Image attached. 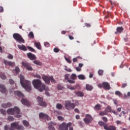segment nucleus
Here are the masks:
<instances>
[{
	"label": "nucleus",
	"mask_w": 130,
	"mask_h": 130,
	"mask_svg": "<svg viewBox=\"0 0 130 130\" xmlns=\"http://www.w3.org/2000/svg\"><path fill=\"white\" fill-rule=\"evenodd\" d=\"M39 116V118H41L42 119H46L47 120H48V118H49V116H48L47 114L43 113H40Z\"/></svg>",
	"instance_id": "13"
},
{
	"label": "nucleus",
	"mask_w": 130,
	"mask_h": 130,
	"mask_svg": "<svg viewBox=\"0 0 130 130\" xmlns=\"http://www.w3.org/2000/svg\"><path fill=\"white\" fill-rule=\"evenodd\" d=\"M117 31L115 32V34H120L122 31H123V27L122 26L118 27L116 29Z\"/></svg>",
	"instance_id": "20"
},
{
	"label": "nucleus",
	"mask_w": 130,
	"mask_h": 130,
	"mask_svg": "<svg viewBox=\"0 0 130 130\" xmlns=\"http://www.w3.org/2000/svg\"><path fill=\"white\" fill-rule=\"evenodd\" d=\"M32 83L34 88L38 89L40 92H43L45 90V84L42 83L40 80L35 79Z\"/></svg>",
	"instance_id": "2"
},
{
	"label": "nucleus",
	"mask_w": 130,
	"mask_h": 130,
	"mask_svg": "<svg viewBox=\"0 0 130 130\" xmlns=\"http://www.w3.org/2000/svg\"><path fill=\"white\" fill-rule=\"evenodd\" d=\"M34 63L37 64L38 66H42V63H41L39 60L34 61Z\"/></svg>",
	"instance_id": "30"
},
{
	"label": "nucleus",
	"mask_w": 130,
	"mask_h": 130,
	"mask_svg": "<svg viewBox=\"0 0 130 130\" xmlns=\"http://www.w3.org/2000/svg\"><path fill=\"white\" fill-rule=\"evenodd\" d=\"M8 58L9 59H13V55H12V54H9V55L8 56Z\"/></svg>",
	"instance_id": "52"
},
{
	"label": "nucleus",
	"mask_w": 130,
	"mask_h": 130,
	"mask_svg": "<svg viewBox=\"0 0 130 130\" xmlns=\"http://www.w3.org/2000/svg\"><path fill=\"white\" fill-rule=\"evenodd\" d=\"M67 88L70 89V90H75V87H72L71 85H67Z\"/></svg>",
	"instance_id": "47"
},
{
	"label": "nucleus",
	"mask_w": 130,
	"mask_h": 130,
	"mask_svg": "<svg viewBox=\"0 0 130 130\" xmlns=\"http://www.w3.org/2000/svg\"><path fill=\"white\" fill-rule=\"evenodd\" d=\"M57 118H58V120H61V121L63 120V118L62 117H61V116H58L57 117Z\"/></svg>",
	"instance_id": "54"
},
{
	"label": "nucleus",
	"mask_w": 130,
	"mask_h": 130,
	"mask_svg": "<svg viewBox=\"0 0 130 130\" xmlns=\"http://www.w3.org/2000/svg\"><path fill=\"white\" fill-rule=\"evenodd\" d=\"M64 107L67 110H71L76 107V104L72 103L71 101H66L64 102Z\"/></svg>",
	"instance_id": "6"
},
{
	"label": "nucleus",
	"mask_w": 130,
	"mask_h": 130,
	"mask_svg": "<svg viewBox=\"0 0 130 130\" xmlns=\"http://www.w3.org/2000/svg\"><path fill=\"white\" fill-rule=\"evenodd\" d=\"M98 74H99V75L100 76H102V75H103V70H99V71H98Z\"/></svg>",
	"instance_id": "46"
},
{
	"label": "nucleus",
	"mask_w": 130,
	"mask_h": 130,
	"mask_svg": "<svg viewBox=\"0 0 130 130\" xmlns=\"http://www.w3.org/2000/svg\"><path fill=\"white\" fill-rule=\"evenodd\" d=\"M9 83L11 85H14V84H15V82H14V80H13L12 79L9 80Z\"/></svg>",
	"instance_id": "53"
},
{
	"label": "nucleus",
	"mask_w": 130,
	"mask_h": 130,
	"mask_svg": "<svg viewBox=\"0 0 130 130\" xmlns=\"http://www.w3.org/2000/svg\"><path fill=\"white\" fill-rule=\"evenodd\" d=\"M13 38H14L18 43H25V40L20 34L15 33L13 35Z\"/></svg>",
	"instance_id": "7"
},
{
	"label": "nucleus",
	"mask_w": 130,
	"mask_h": 130,
	"mask_svg": "<svg viewBox=\"0 0 130 130\" xmlns=\"http://www.w3.org/2000/svg\"><path fill=\"white\" fill-rule=\"evenodd\" d=\"M21 64L23 67L25 68L27 71H33L32 67H31V65L29 64V63L26 61H22Z\"/></svg>",
	"instance_id": "11"
},
{
	"label": "nucleus",
	"mask_w": 130,
	"mask_h": 130,
	"mask_svg": "<svg viewBox=\"0 0 130 130\" xmlns=\"http://www.w3.org/2000/svg\"><path fill=\"white\" fill-rule=\"evenodd\" d=\"M8 119L9 121H14V120H15V118H14L12 116H9L8 117Z\"/></svg>",
	"instance_id": "36"
},
{
	"label": "nucleus",
	"mask_w": 130,
	"mask_h": 130,
	"mask_svg": "<svg viewBox=\"0 0 130 130\" xmlns=\"http://www.w3.org/2000/svg\"><path fill=\"white\" fill-rule=\"evenodd\" d=\"M105 111L107 112H112V110L111 109V107L108 106L105 109Z\"/></svg>",
	"instance_id": "24"
},
{
	"label": "nucleus",
	"mask_w": 130,
	"mask_h": 130,
	"mask_svg": "<svg viewBox=\"0 0 130 130\" xmlns=\"http://www.w3.org/2000/svg\"><path fill=\"white\" fill-rule=\"evenodd\" d=\"M62 88L63 87L61 86V85L58 84L57 85V90H62Z\"/></svg>",
	"instance_id": "49"
},
{
	"label": "nucleus",
	"mask_w": 130,
	"mask_h": 130,
	"mask_svg": "<svg viewBox=\"0 0 130 130\" xmlns=\"http://www.w3.org/2000/svg\"><path fill=\"white\" fill-rule=\"evenodd\" d=\"M78 78L79 80H85L86 79V77H85V76H84L83 75H79L78 76Z\"/></svg>",
	"instance_id": "25"
},
{
	"label": "nucleus",
	"mask_w": 130,
	"mask_h": 130,
	"mask_svg": "<svg viewBox=\"0 0 130 130\" xmlns=\"http://www.w3.org/2000/svg\"><path fill=\"white\" fill-rule=\"evenodd\" d=\"M109 130H116V127L114 125L109 126Z\"/></svg>",
	"instance_id": "31"
},
{
	"label": "nucleus",
	"mask_w": 130,
	"mask_h": 130,
	"mask_svg": "<svg viewBox=\"0 0 130 130\" xmlns=\"http://www.w3.org/2000/svg\"><path fill=\"white\" fill-rule=\"evenodd\" d=\"M69 77H70V74H66V75H65V76H64V78H65V79H66V80H69Z\"/></svg>",
	"instance_id": "55"
},
{
	"label": "nucleus",
	"mask_w": 130,
	"mask_h": 130,
	"mask_svg": "<svg viewBox=\"0 0 130 130\" xmlns=\"http://www.w3.org/2000/svg\"><path fill=\"white\" fill-rule=\"evenodd\" d=\"M14 71L16 74H18L19 73H20V68H19L18 67H16Z\"/></svg>",
	"instance_id": "34"
},
{
	"label": "nucleus",
	"mask_w": 130,
	"mask_h": 130,
	"mask_svg": "<svg viewBox=\"0 0 130 130\" xmlns=\"http://www.w3.org/2000/svg\"><path fill=\"white\" fill-rule=\"evenodd\" d=\"M44 45L46 47H49L50 46V45L48 42H45Z\"/></svg>",
	"instance_id": "51"
},
{
	"label": "nucleus",
	"mask_w": 130,
	"mask_h": 130,
	"mask_svg": "<svg viewBox=\"0 0 130 130\" xmlns=\"http://www.w3.org/2000/svg\"><path fill=\"white\" fill-rule=\"evenodd\" d=\"M107 114L108 113L106 111H101L99 113V115H100L101 116H104V115H107Z\"/></svg>",
	"instance_id": "29"
},
{
	"label": "nucleus",
	"mask_w": 130,
	"mask_h": 130,
	"mask_svg": "<svg viewBox=\"0 0 130 130\" xmlns=\"http://www.w3.org/2000/svg\"><path fill=\"white\" fill-rule=\"evenodd\" d=\"M84 122L87 124L90 123L92 120H93V118L92 116L89 114L86 115V118L83 119Z\"/></svg>",
	"instance_id": "12"
},
{
	"label": "nucleus",
	"mask_w": 130,
	"mask_h": 130,
	"mask_svg": "<svg viewBox=\"0 0 130 130\" xmlns=\"http://www.w3.org/2000/svg\"><path fill=\"white\" fill-rule=\"evenodd\" d=\"M37 100L40 106H42V107H46V106H47V104L43 101V99L42 98L38 96Z\"/></svg>",
	"instance_id": "10"
},
{
	"label": "nucleus",
	"mask_w": 130,
	"mask_h": 130,
	"mask_svg": "<svg viewBox=\"0 0 130 130\" xmlns=\"http://www.w3.org/2000/svg\"><path fill=\"white\" fill-rule=\"evenodd\" d=\"M56 107L57 109H59V110H60V109H62L63 106L61 105V104H57Z\"/></svg>",
	"instance_id": "26"
},
{
	"label": "nucleus",
	"mask_w": 130,
	"mask_h": 130,
	"mask_svg": "<svg viewBox=\"0 0 130 130\" xmlns=\"http://www.w3.org/2000/svg\"><path fill=\"white\" fill-rule=\"evenodd\" d=\"M48 128H49V130H55V128H54L53 126H49Z\"/></svg>",
	"instance_id": "50"
},
{
	"label": "nucleus",
	"mask_w": 130,
	"mask_h": 130,
	"mask_svg": "<svg viewBox=\"0 0 130 130\" xmlns=\"http://www.w3.org/2000/svg\"><path fill=\"white\" fill-rule=\"evenodd\" d=\"M36 78H37L38 79H41V76L40 75L36 74L35 75Z\"/></svg>",
	"instance_id": "61"
},
{
	"label": "nucleus",
	"mask_w": 130,
	"mask_h": 130,
	"mask_svg": "<svg viewBox=\"0 0 130 130\" xmlns=\"http://www.w3.org/2000/svg\"><path fill=\"white\" fill-rule=\"evenodd\" d=\"M0 111H1V113H2V114H3V115H6V114H7V112H6V111L3 109H1L0 110Z\"/></svg>",
	"instance_id": "42"
},
{
	"label": "nucleus",
	"mask_w": 130,
	"mask_h": 130,
	"mask_svg": "<svg viewBox=\"0 0 130 130\" xmlns=\"http://www.w3.org/2000/svg\"><path fill=\"white\" fill-rule=\"evenodd\" d=\"M22 123L24 125V126H29V122L26 120H23Z\"/></svg>",
	"instance_id": "28"
},
{
	"label": "nucleus",
	"mask_w": 130,
	"mask_h": 130,
	"mask_svg": "<svg viewBox=\"0 0 130 130\" xmlns=\"http://www.w3.org/2000/svg\"><path fill=\"white\" fill-rule=\"evenodd\" d=\"M93 108L94 110H101V106L99 104H97Z\"/></svg>",
	"instance_id": "23"
},
{
	"label": "nucleus",
	"mask_w": 130,
	"mask_h": 130,
	"mask_svg": "<svg viewBox=\"0 0 130 130\" xmlns=\"http://www.w3.org/2000/svg\"><path fill=\"white\" fill-rule=\"evenodd\" d=\"M78 123L80 127H83L84 126V125H83V122H82V121H79Z\"/></svg>",
	"instance_id": "56"
},
{
	"label": "nucleus",
	"mask_w": 130,
	"mask_h": 130,
	"mask_svg": "<svg viewBox=\"0 0 130 130\" xmlns=\"http://www.w3.org/2000/svg\"><path fill=\"white\" fill-rule=\"evenodd\" d=\"M76 93L78 96H80V97H83V96H84V93L81 91H78Z\"/></svg>",
	"instance_id": "38"
},
{
	"label": "nucleus",
	"mask_w": 130,
	"mask_h": 130,
	"mask_svg": "<svg viewBox=\"0 0 130 130\" xmlns=\"http://www.w3.org/2000/svg\"><path fill=\"white\" fill-rule=\"evenodd\" d=\"M20 109L17 107H14V108L9 109L7 110V113L8 114H10L11 115H14L15 114V112L17 113L16 115H15V117H17V118H20V117H22V116L20 115Z\"/></svg>",
	"instance_id": "3"
},
{
	"label": "nucleus",
	"mask_w": 130,
	"mask_h": 130,
	"mask_svg": "<svg viewBox=\"0 0 130 130\" xmlns=\"http://www.w3.org/2000/svg\"><path fill=\"white\" fill-rule=\"evenodd\" d=\"M0 77L2 80H6L7 79V76L5 75V74L3 73L2 74L0 75Z\"/></svg>",
	"instance_id": "37"
},
{
	"label": "nucleus",
	"mask_w": 130,
	"mask_h": 130,
	"mask_svg": "<svg viewBox=\"0 0 130 130\" xmlns=\"http://www.w3.org/2000/svg\"><path fill=\"white\" fill-rule=\"evenodd\" d=\"M14 94L18 96V97H20V98H22L21 100V103L23 105H25V106H30V103L26 99H24V94L19 91H15L14 92Z\"/></svg>",
	"instance_id": "4"
},
{
	"label": "nucleus",
	"mask_w": 130,
	"mask_h": 130,
	"mask_svg": "<svg viewBox=\"0 0 130 130\" xmlns=\"http://www.w3.org/2000/svg\"><path fill=\"white\" fill-rule=\"evenodd\" d=\"M72 125V122H69L67 124L66 122H63L59 125V129L60 130H68L69 126H71Z\"/></svg>",
	"instance_id": "9"
},
{
	"label": "nucleus",
	"mask_w": 130,
	"mask_h": 130,
	"mask_svg": "<svg viewBox=\"0 0 130 130\" xmlns=\"http://www.w3.org/2000/svg\"><path fill=\"white\" fill-rule=\"evenodd\" d=\"M27 55L28 58H29V59H30L31 60H34V59H36V56H35V55L32 54L31 53H28L27 54Z\"/></svg>",
	"instance_id": "16"
},
{
	"label": "nucleus",
	"mask_w": 130,
	"mask_h": 130,
	"mask_svg": "<svg viewBox=\"0 0 130 130\" xmlns=\"http://www.w3.org/2000/svg\"><path fill=\"white\" fill-rule=\"evenodd\" d=\"M86 89L87 91H92V90H93V86L89 84H86Z\"/></svg>",
	"instance_id": "22"
},
{
	"label": "nucleus",
	"mask_w": 130,
	"mask_h": 130,
	"mask_svg": "<svg viewBox=\"0 0 130 130\" xmlns=\"http://www.w3.org/2000/svg\"><path fill=\"white\" fill-rule=\"evenodd\" d=\"M50 82H51V83H55V80H54V79H53V77L50 76Z\"/></svg>",
	"instance_id": "45"
},
{
	"label": "nucleus",
	"mask_w": 130,
	"mask_h": 130,
	"mask_svg": "<svg viewBox=\"0 0 130 130\" xmlns=\"http://www.w3.org/2000/svg\"><path fill=\"white\" fill-rule=\"evenodd\" d=\"M76 70L77 72H81V71H82V69H81V68L79 67H76Z\"/></svg>",
	"instance_id": "58"
},
{
	"label": "nucleus",
	"mask_w": 130,
	"mask_h": 130,
	"mask_svg": "<svg viewBox=\"0 0 130 130\" xmlns=\"http://www.w3.org/2000/svg\"><path fill=\"white\" fill-rule=\"evenodd\" d=\"M18 47L19 49L20 50H22L23 51H27V47L25 46L24 45H18Z\"/></svg>",
	"instance_id": "17"
},
{
	"label": "nucleus",
	"mask_w": 130,
	"mask_h": 130,
	"mask_svg": "<svg viewBox=\"0 0 130 130\" xmlns=\"http://www.w3.org/2000/svg\"><path fill=\"white\" fill-rule=\"evenodd\" d=\"M27 48L28 49H29V50L30 51H31L32 52H34L35 51V50L33 48H32V47H30V46H28V47H27Z\"/></svg>",
	"instance_id": "41"
},
{
	"label": "nucleus",
	"mask_w": 130,
	"mask_h": 130,
	"mask_svg": "<svg viewBox=\"0 0 130 130\" xmlns=\"http://www.w3.org/2000/svg\"><path fill=\"white\" fill-rule=\"evenodd\" d=\"M68 82H69V83H70V84H74V83H75V81L74 80H72L71 79L68 80Z\"/></svg>",
	"instance_id": "59"
},
{
	"label": "nucleus",
	"mask_w": 130,
	"mask_h": 130,
	"mask_svg": "<svg viewBox=\"0 0 130 130\" xmlns=\"http://www.w3.org/2000/svg\"><path fill=\"white\" fill-rule=\"evenodd\" d=\"M9 126H8V125H5V126H4V129L5 130H8V129H9Z\"/></svg>",
	"instance_id": "64"
},
{
	"label": "nucleus",
	"mask_w": 130,
	"mask_h": 130,
	"mask_svg": "<svg viewBox=\"0 0 130 130\" xmlns=\"http://www.w3.org/2000/svg\"><path fill=\"white\" fill-rule=\"evenodd\" d=\"M106 123L105 122L102 121H99V124L101 126H104L106 125Z\"/></svg>",
	"instance_id": "33"
},
{
	"label": "nucleus",
	"mask_w": 130,
	"mask_h": 130,
	"mask_svg": "<svg viewBox=\"0 0 130 130\" xmlns=\"http://www.w3.org/2000/svg\"><path fill=\"white\" fill-rule=\"evenodd\" d=\"M35 46L38 49H39L40 50H41V45L40 44V42H35Z\"/></svg>",
	"instance_id": "21"
},
{
	"label": "nucleus",
	"mask_w": 130,
	"mask_h": 130,
	"mask_svg": "<svg viewBox=\"0 0 130 130\" xmlns=\"http://www.w3.org/2000/svg\"><path fill=\"white\" fill-rule=\"evenodd\" d=\"M54 52H55L56 53H57V52H59V49L57 48H54L53 49Z\"/></svg>",
	"instance_id": "48"
},
{
	"label": "nucleus",
	"mask_w": 130,
	"mask_h": 130,
	"mask_svg": "<svg viewBox=\"0 0 130 130\" xmlns=\"http://www.w3.org/2000/svg\"><path fill=\"white\" fill-rule=\"evenodd\" d=\"M66 60L69 63H72V61H71V59L68 58H65Z\"/></svg>",
	"instance_id": "57"
},
{
	"label": "nucleus",
	"mask_w": 130,
	"mask_h": 130,
	"mask_svg": "<svg viewBox=\"0 0 130 130\" xmlns=\"http://www.w3.org/2000/svg\"><path fill=\"white\" fill-rule=\"evenodd\" d=\"M44 90H45V94L47 96H50V93H49V92H48V91H49V89H48V87H45V89Z\"/></svg>",
	"instance_id": "27"
},
{
	"label": "nucleus",
	"mask_w": 130,
	"mask_h": 130,
	"mask_svg": "<svg viewBox=\"0 0 130 130\" xmlns=\"http://www.w3.org/2000/svg\"><path fill=\"white\" fill-rule=\"evenodd\" d=\"M102 120H103V121L105 123L107 122L108 121V119H107V118L106 117H102Z\"/></svg>",
	"instance_id": "44"
},
{
	"label": "nucleus",
	"mask_w": 130,
	"mask_h": 130,
	"mask_svg": "<svg viewBox=\"0 0 130 130\" xmlns=\"http://www.w3.org/2000/svg\"><path fill=\"white\" fill-rule=\"evenodd\" d=\"M76 78H77V75L75 74H72L71 75L72 80H76Z\"/></svg>",
	"instance_id": "40"
},
{
	"label": "nucleus",
	"mask_w": 130,
	"mask_h": 130,
	"mask_svg": "<svg viewBox=\"0 0 130 130\" xmlns=\"http://www.w3.org/2000/svg\"><path fill=\"white\" fill-rule=\"evenodd\" d=\"M104 128L106 130H109V126H108V124L107 123H106L104 126Z\"/></svg>",
	"instance_id": "43"
},
{
	"label": "nucleus",
	"mask_w": 130,
	"mask_h": 130,
	"mask_svg": "<svg viewBox=\"0 0 130 130\" xmlns=\"http://www.w3.org/2000/svg\"><path fill=\"white\" fill-rule=\"evenodd\" d=\"M69 38L70 39V40H73L74 37L71 35L69 36Z\"/></svg>",
	"instance_id": "63"
},
{
	"label": "nucleus",
	"mask_w": 130,
	"mask_h": 130,
	"mask_svg": "<svg viewBox=\"0 0 130 130\" xmlns=\"http://www.w3.org/2000/svg\"><path fill=\"white\" fill-rule=\"evenodd\" d=\"M12 104L11 103H3L2 104V107L3 108H8V107H11Z\"/></svg>",
	"instance_id": "19"
},
{
	"label": "nucleus",
	"mask_w": 130,
	"mask_h": 130,
	"mask_svg": "<svg viewBox=\"0 0 130 130\" xmlns=\"http://www.w3.org/2000/svg\"><path fill=\"white\" fill-rule=\"evenodd\" d=\"M115 95L119 96V97H121V96H122V93H121V92H120L119 91H116L115 92Z\"/></svg>",
	"instance_id": "35"
},
{
	"label": "nucleus",
	"mask_w": 130,
	"mask_h": 130,
	"mask_svg": "<svg viewBox=\"0 0 130 130\" xmlns=\"http://www.w3.org/2000/svg\"><path fill=\"white\" fill-rule=\"evenodd\" d=\"M24 130L25 129V128H24V126L23 125H19V124L17 122H13L11 124V127L9 128V130Z\"/></svg>",
	"instance_id": "5"
},
{
	"label": "nucleus",
	"mask_w": 130,
	"mask_h": 130,
	"mask_svg": "<svg viewBox=\"0 0 130 130\" xmlns=\"http://www.w3.org/2000/svg\"><path fill=\"white\" fill-rule=\"evenodd\" d=\"M98 86L99 88H100V89L104 88L105 90H110V89H111L110 84H109L108 82H103L102 84L99 83L98 84Z\"/></svg>",
	"instance_id": "8"
},
{
	"label": "nucleus",
	"mask_w": 130,
	"mask_h": 130,
	"mask_svg": "<svg viewBox=\"0 0 130 130\" xmlns=\"http://www.w3.org/2000/svg\"><path fill=\"white\" fill-rule=\"evenodd\" d=\"M48 125L50 126H53V125H56V123L54 122H49Z\"/></svg>",
	"instance_id": "39"
},
{
	"label": "nucleus",
	"mask_w": 130,
	"mask_h": 130,
	"mask_svg": "<svg viewBox=\"0 0 130 130\" xmlns=\"http://www.w3.org/2000/svg\"><path fill=\"white\" fill-rule=\"evenodd\" d=\"M112 112H113V113L114 114H115V115H117V114H118L117 113V112H116V111H115V110H112Z\"/></svg>",
	"instance_id": "62"
},
{
	"label": "nucleus",
	"mask_w": 130,
	"mask_h": 130,
	"mask_svg": "<svg viewBox=\"0 0 130 130\" xmlns=\"http://www.w3.org/2000/svg\"><path fill=\"white\" fill-rule=\"evenodd\" d=\"M4 62L6 66H10L11 67H14L15 66V62L12 61L4 60Z\"/></svg>",
	"instance_id": "15"
},
{
	"label": "nucleus",
	"mask_w": 130,
	"mask_h": 130,
	"mask_svg": "<svg viewBox=\"0 0 130 130\" xmlns=\"http://www.w3.org/2000/svg\"><path fill=\"white\" fill-rule=\"evenodd\" d=\"M0 89L2 93H3V94H6V93L7 92V89H6V87L5 86V85L0 84Z\"/></svg>",
	"instance_id": "18"
},
{
	"label": "nucleus",
	"mask_w": 130,
	"mask_h": 130,
	"mask_svg": "<svg viewBox=\"0 0 130 130\" xmlns=\"http://www.w3.org/2000/svg\"><path fill=\"white\" fill-rule=\"evenodd\" d=\"M19 78L20 80V83L22 87H23V88H24V89H25V90H26V91L27 92H30V91L31 90V82L25 80V78L23 75H20Z\"/></svg>",
	"instance_id": "1"
},
{
	"label": "nucleus",
	"mask_w": 130,
	"mask_h": 130,
	"mask_svg": "<svg viewBox=\"0 0 130 130\" xmlns=\"http://www.w3.org/2000/svg\"><path fill=\"white\" fill-rule=\"evenodd\" d=\"M28 36V37H29V38H31V39L34 38V34H33V32L32 31L29 32Z\"/></svg>",
	"instance_id": "32"
},
{
	"label": "nucleus",
	"mask_w": 130,
	"mask_h": 130,
	"mask_svg": "<svg viewBox=\"0 0 130 130\" xmlns=\"http://www.w3.org/2000/svg\"><path fill=\"white\" fill-rule=\"evenodd\" d=\"M126 86H127V84L126 83H123L122 84V88H125V87H126Z\"/></svg>",
	"instance_id": "60"
},
{
	"label": "nucleus",
	"mask_w": 130,
	"mask_h": 130,
	"mask_svg": "<svg viewBox=\"0 0 130 130\" xmlns=\"http://www.w3.org/2000/svg\"><path fill=\"white\" fill-rule=\"evenodd\" d=\"M43 81H45L46 84H50V76H44L42 77Z\"/></svg>",
	"instance_id": "14"
}]
</instances>
